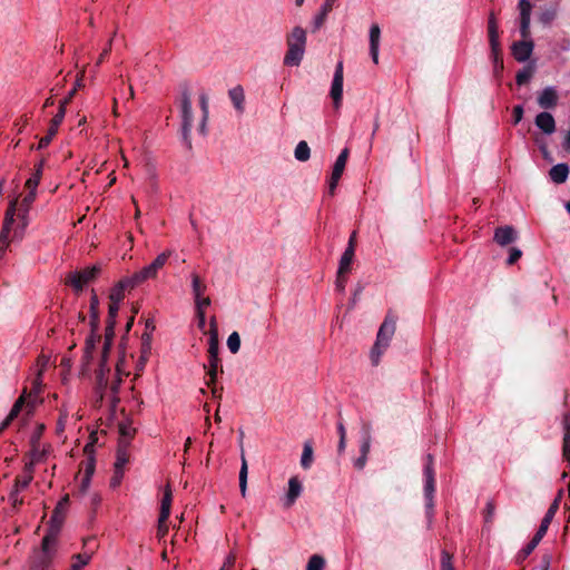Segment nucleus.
<instances>
[{"label": "nucleus", "instance_id": "f257e3e1", "mask_svg": "<svg viewBox=\"0 0 570 570\" xmlns=\"http://www.w3.org/2000/svg\"><path fill=\"white\" fill-rule=\"evenodd\" d=\"M520 35L522 40L513 42L511 53L519 62H525L532 55L534 43L530 39V21L532 4L529 0H519Z\"/></svg>", "mask_w": 570, "mask_h": 570}, {"label": "nucleus", "instance_id": "f03ea898", "mask_svg": "<svg viewBox=\"0 0 570 570\" xmlns=\"http://www.w3.org/2000/svg\"><path fill=\"white\" fill-rule=\"evenodd\" d=\"M58 540L43 535L41 547L35 549L29 557L28 570H55L53 559L57 553Z\"/></svg>", "mask_w": 570, "mask_h": 570}, {"label": "nucleus", "instance_id": "7ed1b4c3", "mask_svg": "<svg viewBox=\"0 0 570 570\" xmlns=\"http://www.w3.org/2000/svg\"><path fill=\"white\" fill-rule=\"evenodd\" d=\"M306 31L302 27H294L287 36V51L284 57V65L297 67L301 65L306 47Z\"/></svg>", "mask_w": 570, "mask_h": 570}, {"label": "nucleus", "instance_id": "20e7f679", "mask_svg": "<svg viewBox=\"0 0 570 570\" xmlns=\"http://www.w3.org/2000/svg\"><path fill=\"white\" fill-rule=\"evenodd\" d=\"M434 459L432 454L426 455V462L423 469L424 475V500H425V517L428 521V528L430 529L434 519V493H435V472H434Z\"/></svg>", "mask_w": 570, "mask_h": 570}, {"label": "nucleus", "instance_id": "39448f33", "mask_svg": "<svg viewBox=\"0 0 570 570\" xmlns=\"http://www.w3.org/2000/svg\"><path fill=\"white\" fill-rule=\"evenodd\" d=\"M219 353V341H218V330L216 324V318L213 317L210 320V330H209V340H208V381L207 385L210 386L215 384L217 380L218 372H223L220 366V360L218 357Z\"/></svg>", "mask_w": 570, "mask_h": 570}, {"label": "nucleus", "instance_id": "423d86ee", "mask_svg": "<svg viewBox=\"0 0 570 570\" xmlns=\"http://www.w3.org/2000/svg\"><path fill=\"white\" fill-rule=\"evenodd\" d=\"M396 320L397 317L392 312H389L379 328L376 342L371 352L374 365L379 363V358L383 352L382 350L389 346V343L395 333Z\"/></svg>", "mask_w": 570, "mask_h": 570}, {"label": "nucleus", "instance_id": "0eeeda50", "mask_svg": "<svg viewBox=\"0 0 570 570\" xmlns=\"http://www.w3.org/2000/svg\"><path fill=\"white\" fill-rule=\"evenodd\" d=\"M181 137L187 148H191L190 131L193 127V111L189 89L186 87L180 95Z\"/></svg>", "mask_w": 570, "mask_h": 570}, {"label": "nucleus", "instance_id": "6e6552de", "mask_svg": "<svg viewBox=\"0 0 570 570\" xmlns=\"http://www.w3.org/2000/svg\"><path fill=\"white\" fill-rule=\"evenodd\" d=\"M171 250H165L160 253L150 264L142 267L140 271L132 274L134 282L138 283V285L142 284L148 279H155L159 273V271L166 265L169 257L171 256Z\"/></svg>", "mask_w": 570, "mask_h": 570}, {"label": "nucleus", "instance_id": "1a4fd4ad", "mask_svg": "<svg viewBox=\"0 0 570 570\" xmlns=\"http://www.w3.org/2000/svg\"><path fill=\"white\" fill-rule=\"evenodd\" d=\"M68 504H69V495L65 494L59 500V502L57 503V505L51 514L49 525H48L47 532L45 534L46 537H51L52 539L58 540V535L60 533L62 523L65 521Z\"/></svg>", "mask_w": 570, "mask_h": 570}, {"label": "nucleus", "instance_id": "9d476101", "mask_svg": "<svg viewBox=\"0 0 570 570\" xmlns=\"http://www.w3.org/2000/svg\"><path fill=\"white\" fill-rule=\"evenodd\" d=\"M99 273L100 267L98 265H94L82 271L70 273L66 283L70 285L76 292H80L88 283L92 282Z\"/></svg>", "mask_w": 570, "mask_h": 570}, {"label": "nucleus", "instance_id": "9b49d317", "mask_svg": "<svg viewBox=\"0 0 570 570\" xmlns=\"http://www.w3.org/2000/svg\"><path fill=\"white\" fill-rule=\"evenodd\" d=\"M488 35H489L491 52L493 55L494 66H495V68L502 69L503 61L500 58L499 26H498V21H497L494 12H490V14H489Z\"/></svg>", "mask_w": 570, "mask_h": 570}, {"label": "nucleus", "instance_id": "f8f14e48", "mask_svg": "<svg viewBox=\"0 0 570 570\" xmlns=\"http://www.w3.org/2000/svg\"><path fill=\"white\" fill-rule=\"evenodd\" d=\"M67 102H68V99H65L63 101L60 102L58 112L51 119L50 126H49V128L47 130L46 136H43L39 140L38 149L46 148L51 142L53 137L56 136L59 126L63 121V118H65V115H66V104Z\"/></svg>", "mask_w": 570, "mask_h": 570}, {"label": "nucleus", "instance_id": "ddd939ff", "mask_svg": "<svg viewBox=\"0 0 570 570\" xmlns=\"http://www.w3.org/2000/svg\"><path fill=\"white\" fill-rule=\"evenodd\" d=\"M343 62L342 61H338L336 67H335V71H334V76H333V80H332V86H331V91H330V96L331 98L333 99V104H334V107L337 109L341 107V104H342V98H343Z\"/></svg>", "mask_w": 570, "mask_h": 570}, {"label": "nucleus", "instance_id": "4468645a", "mask_svg": "<svg viewBox=\"0 0 570 570\" xmlns=\"http://www.w3.org/2000/svg\"><path fill=\"white\" fill-rule=\"evenodd\" d=\"M138 286V283L134 282V276H129L120 279L110 291L109 299L110 302L121 303L125 298V291L127 288H134Z\"/></svg>", "mask_w": 570, "mask_h": 570}, {"label": "nucleus", "instance_id": "2eb2a0df", "mask_svg": "<svg viewBox=\"0 0 570 570\" xmlns=\"http://www.w3.org/2000/svg\"><path fill=\"white\" fill-rule=\"evenodd\" d=\"M518 238L517 230L509 225L498 227L494 230L493 240L500 246L512 244Z\"/></svg>", "mask_w": 570, "mask_h": 570}, {"label": "nucleus", "instance_id": "dca6fc26", "mask_svg": "<svg viewBox=\"0 0 570 570\" xmlns=\"http://www.w3.org/2000/svg\"><path fill=\"white\" fill-rule=\"evenodd\" d=\"M303 485L297 476H292L288 480V490L284 498L283 505L284 508H291L298 497L302 494Z\"/></svg>", "mask_w": 570, "mask_h": 570}, {"label": "nucleus", "instance_id": "f3484780", "mask_svg": "<svg viewBox=\"0 0 570 570\" xmlns=\"http://www.w3.org/2000/svg\"><path fill=\"white\" fill-rule=\"evenodd\" d=\"M538 104L543 109H553L558 104V92L552 86L546 87L538 96Z\"/></svg>", "mask_w": 570, "mask_h": 570}, {"label": "nucleus", "instance_id": "a211bd4d", "mask_svg": "<svg viewBox=\"0 0 570 570\" xmlns=\"http://www.w3.org/2000/svg\"><path fill=\"white\" fill-rule=\"evenodd\" d=\"M534 124L546 135H552L556 131V120L548 111L538 114Z\"/></svg>", "mask_w": 570, "mask_h": 570}, {"label": "nucleus", "instance_id": "6ab92c4d", "mask_svg": "<svg viewBox=\"0 0 570 570\" xmlns=\"http://www.w3.org/2000/svg\"><path fill=\"white\" fill-rule=\"evenodd\" d=\"M370 55L375 65L379 63V50L381 40V29L377 23H373L370 28Z\"/></svg>", "mask_w": 570, "mask_h": 570}, {"label": "nucleus", "instance_id": "aec40b11", "mask_svg": "<svg viewBox=\"0 0 570 570\" xmlns=\"http://www.w3.org/2000/svg\"><path fill=\"white\" fill-rule=\"evenodd\" d=\"M337 0H325L312 21L313 32L321 29Z\"/></svg>", "mask_w": 570, "mask_h": 570}, {"label": "nucleus", "instance_id": "412c9836", "mask_svg": "<svg viewBox=\"0 0 570 570\" xmlns=\"http://www.w3.org/2000/svg\"><path fill=\"white\" fill-rule=\"evenodd\" d=\"M559 495H561V492L559 493ZM559 498L558 497L552 503L551 505L549 507L548 511L546 512L543 519L541 520V523H540V527L539 529L537 530V534H539L540 537H544L548 529H549V525L550 523L552 522L558 509H559Z\"/></svg>", "mask_w": 570, "mask_h": 570}, {"label": "nucleus", "instance_id": "4be33fe9", "mask_svg": "<svg viewBox=\"0 0 570 570\" xmlns=\"http://www.w3.org/2000/svg\"><path fill=\"white\" fill-rule=\"evenodd\" d=\"M171 501H173L171 490H170V487L167 485L165 488L164 495L161 499V504H160V512H159V518H158L159 528H161V525L165 524L169 518Z\"/></svg>", "mask_w": 570, "mask_h": 570}, {"label": "nucleus", "instance_id": "5701e85b", "mask_svg": "<svg viewBox=\"0 0 570 570\" xmlns=\"http://www.w3.org/2000/svg\"><path fill=\"white\" fill-rule=\"evenodd\" d=\"M17 205H18L17 198L12 199L9 203V206L6 210L1 233H7V234H10L11 232L13 233V229H14L13 224H14V216H16V212H17Z\"/></svg>", "mask_w": 570, "mask_h": 570}, {"label": "nucleus", "instance_id": "b1692460", "mask_svg": "<svg viewBox=\"0 0 570 570\" xmlns=\"http://www.w3.org/2000/svg\"><path fill=\"white\" fill-rule=\"evenodd\" d=\"M42 389V370H38L36 377L32 380L30 391L28 393V405L35 406Z\"/></svg>", "mask_w": 570, "mask_h": 570}, {"label": "nucleus", "instance_id": "393cba45", "mask_svg": "<svg viewBox=\"0 0 570 570\" xmlns=\"http://www.w3.org/2000/svg\"><path fill=\"white\" fill-rule=\"evenodd\" d=\"M550 178L556 184H562L567 180L569 175V166L564 163L554 165L550 169Z\"/></svg>", "mask_w": 570, "mask_h": 570}, {"label": "nucleus", "instance_id": "a878e982", "mask_svg": "<svg viewBox=\"0 0 570 570\" xmlns=\"http://www.w3.org/2000/svg\"><path fill=\"white\" fill-rule=\"evenodd\" d=\"M354 245L347 244V247L345 248L343 255L341 256L340 264H338V271L340 274H346L351 269V264L354 258Z\"/></svg>", "mask_w": 570, "mask_h": 570}, {"label": "nucleus", "instance_id": "bb28decb", "mask_svg": "<svg viewBox=\"0 0 570 570\" xmlns=\"http://www.w3.org/2000/svg\"><path fill=\"white\" fill-rule=\"evenodd\" d=\"M90 327L94 332H98L99 328V299L97 294L92 291L90 297Z\"/></svg>", "mask_w": 570, "mask_h": 570}, {"label": "nucleus", "instance_id": "cd10ccee", "mask_svg": "<svg viewBox=\"0 0 570 570\" xmlns=\"http://www.w3.org/2000/svg\"><path fill=\"white\" fill-rule=\"evenodd\" d=\"M33 463H26L23 466V475L17 476L14 483L21 489H27L33 480Z\"/></svg>", "mask_w": 570, "mask_h": 570}, {"label": "nucleus", "instance_id": "c85d7f7f", "mask_svg": "<svg viewBox=\"0 0 570 570\" xmlns=\"http://www.w3.org/2000/svg\"><path fill=\"white\" fill-rule=\"evenodd\" d=\"M28 214L29 209L20 208V213L18 215L20 223L13 229L12 239H21L23 237L24 230L28 226Z\"/></svg>", "mask_w": 570, "mask_h": 570}, {"label": "nucleus", "instance_id": "c756f323", "mask_svg": "<svg viewBox=\"0 0 570 570\" xmlns=\"http://www.w3.org/2000/svg\"><path fill=\"white\" fill-rule=\"evenodd\" d=\"M228 95H229V98H230L234 107L238 111H243L244 110V101H245V95H244L243 87L242 86H236V87L232 88L228 91Z\"/></svg>", "mask_w": 570, "mask_h": 570}, {"label": "nucleus", "instance_id": "7c9ffc66", "mask_svg": "<svg viewBox=\"0 0 570 570\" xmlns=\"http://www.w3.org/2000/svg\"><path fill=\"white\" fill-rule=\"evenodd\" d=\"M372 436H371V425L365 424L362 429V441L360 446V453L363 455H368L371 450Z\"/></svg>", "mask_w": 570, "mask_h": 570}, {"label": "nucleus", "instance_id": "2f4dec72", "mask_svg": "<svg viewBox=\"0 0 570 570\" xmlns=\"http://www.w3.org/2000/svg\"><path fill=\"white\" fill-rule=\"evenodd\" d=\"M534 66L532 63L523 67L515 75V82L518 86H523L530 81L534 73Z\"/></svg>", "mask_w": 570, "mask_h": 570}, {"label": "nucleus", "instance_id": "473e14b6", "mask_svg": "<svg viewBox=\"0 0 570 570\" xmlns=\"http://www.w3.org/2000/svg\"><path fill=\"white\" fill-rule=\"evenodd\" d=\"M348 154H350L348 148H344L341 151V154L338 155V157L336 158L333 170H332V173L335 174V176H342V174L345 169V166H346Z\"/></svg>", "mask_w": 570, "mask_h": 570}, {"label": "nucleus", "instance_id": "72a5a7b5", "mask_svg": "<svg viewBox=\"0 0 570 570\" xmlns=\"http://www.w3.org/2000/svg\"><path fill=\"white\" fill-rule=\"evenodd\" d=\"M42 166H43L42 161H40L36 166L35 173L26 181V188L27 189H36L37 190V187H38V185L40 183V179H41V176H42Z\"/></svg>", "mask_w": 570, "mask_h": 570}, {"label": "nucleus", "instance_id": "f704fd0d", "mask_svg": "<svg viewBox=\"0 0 570 570\" xmlns=\"http://www.w3.org/2000/svg\"><path fill=\"white\" fill-rule=\"evenodd\" d=\"M295 158L298 161H306L311 157V149L306 141L302 140L296 145L295 151H294Z\"/></svg>", "mask_w": 570, "mask_h": 570}, {"label": "nucleus", "instance_id": "c9c22d12", "mask_svg": "<svg viewBox=\"0 0 570 570\" xmlns=\"http://www.w3.org/2000/svg\"><path fill=\"white\" fill-rule=\"evenodd\" d=\"M313 462V448L309 442H306L303 448L301 456V465L303 469H309Z\"/></svg>", "mask_w": 570, "mask_h": 570}, {"label": "nucleus", "instance_id": "e433bc0d", "mask_svg": "<svg viewBox=\"0 0 570 570\" xmlns=\"http://www.w3.org/2000/svg\"><path fill=\"white\" fill-rule=\"evenodd\" d=\"M91 559V554L89 553H78L72 557V564L70 570H82L85 566L89 563Z\"/></svg>", "mask_w": 570, "mask_h": 570}, {"label": "nucleus", "instance_id": "4c0bfd02", "mask_svg": "<svg viewBox=\"0 0 570 570\" xmlns=\"http://www.w3.org/2000/svg\"><path fill=\"white\" fill-rule=\"evenodd\" d=\"M127 462H128V453H127L126 445H119L118 450H117L114 468L118 469V470H124Z\"/></svg>", "mask_w": 570, "mask_h": 570}, {"label": "nucleus", "instance_id": "58836bf2", "mask_svg": "<svg viewBox=\"0 0 570 570\" xmlns=\"http://www.w3.org/2000/svg\"><path fill=\"white\" fill-rule=\"evenodd\" d=\"M100 340V336L97 334V332H94L91 328L90 335L86 338L85 344V357L90 358L91 354L96 347V343Z\"/></svg>", "mask_w": 570, "mask_h": 570}, {"label": "nucleus", "instance_id": "ea45409f", "mask_svg": "<svg viewBox=\"0 0 570 570\" xmlns=\"http://www.w3.org/2000/svg\"><path fill=\"white\" fill-rule=\"evenodd\" d=\"M191 289L194 299L203 296L204 292L206 291V285L200 282L199 276L195 273L191 274Z\"/></svg>", "mask_w": 570, "mask_h": 570}, {"label": "nucleus", "instance_id": "a19ab883", "mask_svg": "<svg viewBox=\"0 0 570 570\" xmlns=\"http://www.w3.org/2000/svg\"><path fill=\"white\" fill-rule=\"evenodd\" d=\"M541 540L542 537L535 533L533 538L527 543V546L521 550L520 557L525 559L528 556H530Z\"/></svg>", "mask_w": 570, "mask_h": 570}, {"label": "nucleus", "instance_id": "79ce46f5", "mask_svg": "<svg viewBox=\"0 0 570 570\" xmlns=\"http://www.w3.org/2000/svg\"><path fill=\"white\" fill-rule=\"evenodd\" d=\"M26 394H27V391L23 390L22 395L19 396V399L12 405V407H11L9 414H8L9 420H14L19 415V413H20V411H21V409H22V406H23V404L26 402Z\"/></svg>", "mask_w": 570, "mask_h": 570}, {"label": "nucleus", "instance_id": "37998d69", "mask_svg": "<svg viewBox=\"0 0 570 570\" xmlns=\"http://www.w3.org/2000/svg\"><path fill=\"white\" fill-rule=\"evenodd\" d=\"M325 566V560L320 554H313L308 562L306 570H323Z\"/></svg>", "mask_w": 570, "mask_h": 570}, {"label": "nucleus", "instance_id": "c03bdc74", "mask_svg": "<svg viewBox=\"0 0 570 570\" xmlns=\"http://www.w3.org/2000/svg\"><path fill=\"white\" fill-rule=\"evenodd\" d=\"M495 515V505L492 500H489L483 511L484 523L490 525L493 522Z\"/></svg>", "mask_w": 570, "mask_h": 570}, {"label": "nucleus", "instance_id": "a18cd8bd", "mask_svg": "<svg viewBox=\"0 0 570 570\" xmlns=\"http://www.w3.org/2000/svg\"><path fill=\"white\" fill-rule=\"evenodd\" d=\"M23 489H21L20 487H18L16 483L11 490V492L9 493V501L12 505V508L17 509L18 507H20L22 503H23V500L22 498L19 497V493L20 491H22Z\"/></svg>", "mask_w": 570, "mask_h": 570}, {"label": "nucleus", "instance_id": "49530a36", "mask_svg": "<svg viewBox=\"0 0 570 570\" xmlns=\"http://www.w3.org/2000/svg\"><path fill=\"white\" fill-rule=\"evenodd\" d=\"M46 450H40L39 445H31L30 451V461L28 463H33V466L36 463L41 462L46 458Z\"/></svg>", "mask_w": 570, "mask_h": 570}, {"label": "nucleus", "instance_id": "de8ad7c7", "mask_svg": "<svg viewBox=\"0 0 570 570\" xmlns=\"http://www.w3.org/2000/svg\"><path fill=\"white\" fill-rule=\"evenodd\" d=\"M227 346L233 354H236L240 348V337L237 332L229 334L227 338Z\"/></svg>", "mask_w": 570, "mask_h": 570}, {"label": "nucleus", "instance_id": "09e8293b", "mask_svg": "<svg viewBox=\"0 0 570 570\" xmlns=\"http://www.w3.org/2000/svg\"><path fill=\"white\" fill-rule=\"evenodd\" d=\"M119 307L120 303L110 302L107 316V323H109V327H111L112 324H116Z\"/></svg>", "mask_w": 570, "mask_h": 570}, {"label": "nucleus", "instance_id": "8fccbe9b", "mask_svg": "<svg viewBox=\"0 0 570 570\" xmlns=\"http://www.w3.org/2000/svg\"><path fill=\"white\" fill-rule=\"evenodd\" d=\"M337 432L340 435L338 446L337 450L340 453L344 452L346 446V430L343 422L337 423Z\"/></svg>", "mask_w": 570, "mask_h": 570}, {"label": "nucleus", "instance_id": "3c124183", "mask_svg": "<svg viewBox=\"0 0 570 570\" xmlns=\"http://www.w3.org/2000/svg\"><path fill=\"white\" fill-rule=\"evenodd\" d=\"M11 240H13L12 235L0 232V258L4 256Z\"/></svg>", "mask_w": 570, "mask_h": 570}, {"label": "nucleus", "instance_id": "603ef678", "mask_svg": "<svg viewBox=\"0 0 570 570\" xmlns=\"http://www.w3.org/2000/svg\"><path fill=\"white\" fill-rule=\"evenodd\" d=\"M441 570H454L452 556L445 550L441 552Z\"/></svg>", "mask_w": 570, "mask_h": 570}, {"label": "nucleus", "instance_id": "864d4df0", "mask_svg": "<svg viewBox=\"0 0 570 570\" xmlns=\"http://www.w3.org/2000/svg\"><path fill=\"white\" fill-rule=\"evenodd\" d=\"M45 431L43 424H38L30 436V445H39L41 435Z\"/></svg>", "mask_w": 570, "mask_h": 570}, {"label": "nucleus", "instance_id": "5fc2aeb1", "mask_svg": "<svg viewBox=\"0 0 570 570\" xmlns=\"http://www.w3.org/2000/svg\"><path fill=\"white\" fill-rule=\"evenodd\" d=\"M36 196H37L36 189H28V194L22 199L21 208L30 209L32 203L36 199Z\"/></svg>", "mask_w": 570, "mask_h": 570}, {"label": "nucleus", "instance_id": "6e6d98bb", "mask_svg": "<svg viewBox=\"0 0 570 570\" xmlns=\"http://www.w3.org/2000/svg\"><path fill=\"white\" fill-rule=\"evenodd\" d=\"M522 256V252L517 248V247H512L509 252V256L507 258V264L508 265H513L514 263L518 262V259Z\"/></svg>", "mask_w": 570, "mask_h": 570}, {"label": "nucleus", "instance_id": "4d7b16f0", "mask_svg": "<svg viewBox=\"0 0 570 570\" xmlns=\"http://www.w3.org/2000/svg\"><path fill=\"white\" fill-rule=\"evenodd\" d=\"M124 478V470H118L114 468V475L110 480V487L117 488L121 483V480Z\"/></svg>", "mask_w": 570, "mask_h": 570}, {"label": "nucleus", "instance_id": "13d9d810", "mask_svg": "<svg viewBox=\"0 0 570 570\" xmlns=\"http://www.w3.org/2000/svg\"><path fill=\"white\" fill-rule=\"evenodd\" d=\"M210 303L212 302L209 297L199 296V298H195L196 312L205 311V308L208 307Z\"/></svg>", "mask_w": 570, "mask_h": 570}, {"label": "nucleus", "instance_id": "bf43d9fd", "mask_svg": "<svg viewBox=\"0 0 570 570\" xmlns=\"http://www.w3.org/2000/svg\"><path fill=\"white\" fill-rule=\"evenodd\" d=\"M235 561H236V556L233 552H230L225 558V561H224V563H223V566L220 567L219 570H233Z\"/></svg>", "mask_w": 570, "mask_h": 570}, {"label": "nucleus", "instance_id": "052dcab7", "mask_svg": "<svg viewBox=\"0 0 570 570\" xmlns=\"http://www.w3.org/2000/svg\"><path fill=\"white\" fill-rule=\"evenodd\" d=\"M199 105H200V109H202L204 118H208V115H209L208 97L205 94L200 95Z\"/></svg>", "mask_w": 570, "mask_h": 570}, {"label": "nucleus", "instance_id": "680f3d73", "mask_svg": "<svg viewBox=\"0 0 570 570\" xmlns=\"http://www.w3.org/2000/svg\"><path fill=\"white\" fill-rule=\"evenodd\" d=\"M150 341H151V333L145 332L141 335L142 354L149 353V351H150Z\"/></svg>", "mask_w": 570, "mask_h": 570}, {"label": "nucleus", "instance_id": "e2e57ef3", "mask_svg": "<svg viewBox=\"0 0 570 570\" xmlns=\"http://www.w3.org/2000/svg\"><path fill=\"white\" fill-rule=\"evenodd\" d=\"M523 112H524V109H523L522 105L514 106V108H513V124L514 125L519 124L522 120Z\"/></svg>", "mask_w": 570, "mask_h": 570}, {"label": "nucleus", "instance_id": "0e129e2a", "mask_svg": "<svg viewBox=\"0 0 570 570\" xmlns=\"http://www.w3.org/2000/svg\"><path fill=\"white\" fill-rule=\"evenodd\" d=\"M67 417L68 413L66 411H61L57 422V433H62L65 431Z\"/></svg>", "mask_w": 570, "mask_h": 570}, {"label": "nucleus", "instance_id": "69168bd1", "mask_svg": "<svg viewBox=\"0 0 570 570\" xmlns=\"http://www.w3.org/2000/svg\"><path fill=\"white\" fill-rule=\"evenodd\" d=\"M90 481H91L90 475H83L82 476L80 485H79V493L80 494H85L88 491V489L90 487Z\"/></svg>", "mask_w": 570, "mask_h": 570}, {"label": "nucleus", "instance_id": "338daca9", "mask_svg": "<svg viewBox=\"0 0 570 570\" xmlns=\"http://www.w3.org/2000/svg\"><path fill=\"white\" fill-rule=\"evenodd\" d=\"M346 282L347 279L345 277V274H340V271H337V277L335 282L336 288L343 292L345 289Z\"/></svg>", "mask_w": 570, "mask_h": 570}, {"label": "nucleus", "instance_id": "774afa93", "mask_svg": "<svg viewBox=\"0 0 570 570\" xmlns=\"http://www.w3.org/2000/svg\"><path fill=\"white\" fill-rule=\"evenodd\" d=\"M196 316H197V326H198V328L200 331H204L205 326H206L205 311L196 312Z\"/></svg>", "mask_w": 570, "mask_h": 570}]
</instances>
